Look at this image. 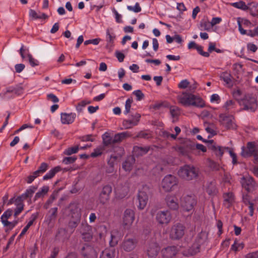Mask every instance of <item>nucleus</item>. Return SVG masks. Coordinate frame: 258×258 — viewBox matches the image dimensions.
<instances>
[{"label": "nucleus", "instance_id": "nucleus-60", "mask_svg": "<svg viewBox=\"0 0 258 258\" xmlns=\"http://www.w3.org/2000/svg\"><path fill=\"white\" fill-rule=\"evenodd\" d=\"M226 149L227 150H229V154L231 157L232 158V163L233 164H237V156L235 153H234L232 150H231L228 147H226Z\"/></svg>", "mask_w": 258, "mask_h": 258}, {"label": "nucleus", "instance_id": "nucleus-14", "mask_svg": "<svg viewBox=\"0 0 258 258\" xmlns=\"http://www.w3.org/2000/svg\"><path fill=\"white\" fill-rule=\"evenodd\" d=\"M156 219L160 224H168L171 219L170 212L167 210L160 211L156 214Z\"/></svg>", "mask_w": 258, "mask_h": 258}, {"label": "nucleus", "instance_id": "nucleus-48", "mask_svg": "<svg viewBox=\"0 0 258 258\" xmlns=\"http://www.w3.org/2000/svg\"><path fill=\"white\" fill-rule=\"evenodd\" d=\"M48 168V164L45 162H43L37 170L41 174L44 173Z\"/></svg>", "mask_w": 258, "mask_h": 258}, {"label": "nucleus", "instance_id": "nucleus-51", "mask_svg": "<svg viewBox=\"0 0 258 258\" xmlns=\"http://www.w3.org/2000/svg\"><path fill=\"white\" fill-rule=\"evenodd\" d=\"M13 210L8 209L1 216V220H8L12 215Z\"/></svg>", "mask_w": 258, "mask_h": 258}, {"label": "nucleus", "instance_id": "nucleus-9", "mask_svg": "<svg viewBox=\"0 0 258 258\" xmlns=\"http://www.w3.org/2000/svg\"><path fill=\"white\" fill-rule=\"evenodd\" d=\"M177 184V180L174 175L169 174L164 177L161 183V186L165 191H170L172 188Z\"/></svg>", "mask_w": 258, "mask_h": 258}, {"label": "nucleus", "instance_id": "nucleus-5", "mask_svg": "<svg viewBox=\"0 0 258 258\" xmlns=\"http://www.w3.org/2000/svg\"><path fill=\"white\" fill-rule=\"evenodd\" d=\"M178 174L182 179L190 180L198 176V172L194 166L185 165L180 168Z\"/></svg>", "mask_w": 258, "mask_h": 258}, {"label": "nucleus", "instance_id": "nucleus-20", "mask_svg": "<svg viewBox=\"0 0 258 258\" xmlns=\"http://www.w3.org/2000/svg\"><path fill=\"white\" fill-rule=\"evenodd\" d=\"M165 201L167 207L171 210H177L178 209V199L175 196L167 195Z\"/></svg>", "mask_w": 258, "mask_h": 258}, {"label": "nucleus", "instance_id": "nucleus-35", "mask_svg": "<svg viewBox=\"0 0 258 258\" xmlns=\"http://www.w3.org/2000/svg\"><path fill=\"white\" fill-rule=\"evenodd\" d=\"M48 190L49 187L48 186H43L41 189L35 194L34 200L35 201L37 199L43 197L48 192Z\"/></svg>", "mask_w": 258, "mask_h": 258}, {"label": "nucleus", "instance_id": "nucleus-27", "mask_svg": "<svg viewBox=\"0 0 258 258\" xmlns=\"http://www.w3.org/2000/svg\"><path fill=\"white\" fill-rule=\"evenodd\" d=\"M220 78L229 87H231L233 86V77L230 73L227 72H223L221 74Z\"/></svg>", "mask_w": 258, "mask_h": 258}, {"label": "nucleus", "instance_id": "nucleus-18", "mask_svg": "<svg viewBox=\"0 0 258 258\" xmlns=\"http://www.w3.org/2000/svg\"><path fill=\"white\" fill-rule=\"evenodd\" d=\"M132 119H124L122 121V125L125 129H129L133 126L138 125L140 121L141 115L139 113H136L132 115Z\"/></svg>", "mask_w": 258, "mask_h": 258}, {"label": "nucleus", "instance_id": "nucleus-25", "mask_svg": "<svg viewBox=\"0 0 258 258\" xmlns=\"http://www.w3.org/2000/svg\"><path fill=\"white\" fill-rule=\"evenodd\" d=\"M76 117V114L75 113H61V121L62 124H71L72 123Z\"/></svg>", "mask_w": 258, "mask_h": 258}, {"label": "nucleus", "instance_id": "nucleus-23", "mask_svg": "<svg viewBox=\"0 0 258 258\" xmlns=\"http://www.w3.org/2000/svg\"><path fill=\"white\" fill-rule=\"evenodd\" d=\"M68 209L70 211L69 214L71 218H81V210L77 204L71 203L68 207Z\"/></svg>", "mask_w": 258, "mask_h": 258}, {"label": "nucleus", "instance_id": "nucleus-46", "mask_svg": "<svg viewBox=\"0 0 258 258\" xmlns=\"http://www.w3.org/2000/svg\"><path fill=\"white\" fill-rule=\"evenodd\" d=\"M90 103H91V101L86 102L85 100L82 101L76 106V109L78 112H80L82 111L84 107H85L87 104Z\"/></svg>", "mask_w": 258, "mask_h": 258}, {"label": "nucleus", "instance_id": "nucleus-57", "mask_svg": "<svg viewBox=\"0 0 258 258\" xmlns=\"http://www.w3.org/2000/svg\"><path fill=\"white\" fill-rule=\"evenodd\" d=\"M102 153V150L101 148L95 149L94 151L91 153L90 156L92 157H97L101 155Z\"/></svg>", "mask_w": 258, "mask_h": 258}, {"label": "nucleus", "instance_id": "nucleus-26", "mask_svg": "<svg viewBox=\"0 0 258 258\" xmlns=\"http://www.w3.org/2000/svg\"><path fill=\"white\" fill-rule=\"evenodd\" d=\"M224 199L223 205L227 208H230L234 201V197L232 192L224 193L223 195Z\"/></svg>", "mask_w": 258, "mask_h": 258}, {"label": "nucleus", "instance_id": "nucleus-19", "mask_svg": "<svg viewBox=\"0 0 258 258\" xmlns=\"http://www.w3.org/2000/svg\"><path fill=\"white\" fill-rule=\"evenodd\" d=\"M135 220V213L133 210L126 209L124 212L123 217V224L128 227L131 226Z\"/></svg>", "mask_w": 258, "mask_h": 258}, {"label": "nucleus", "instance_id": "nucleus-53", "mask_svg": "<svg viewBox=\"0 0 258 258\" xmlns=\"http://www.w3.org/2000/svg\"><path fill=\"white\" fill-rule=\"evenodd\" d=\"M127 8L130 11H134L135 13H139L141 11V8L139 3H137L134 7L128 6Z\"/></svg>", "mask_w": 258, "mask_h": 258}, {"label": "nucleus", "instance_id": "nucleus-13", "mask_svg": "<svg viewBox=\"0 0 258 258\" xmlns=\"http://www.w3.org/2000/svg\"><path fill=\"white\" fill-rule=\"evenodd\" d=\"M112 192V187L109 185H106L102 188L99 197L98 201L102 205L107 203L109 199Z\"/></svg>", "mask_w": 258, "mask_h": 258}, {"label": "nucleus", "instance_id": "nucleus-15", "mask_svg": "<svg viewBox=\"0 0 258 258\" xmlns=\"http://www.w3.org/2000/svg\"><path fill=\"white\" fill-rule=\"evenodd\" d=\"M160 247L157 242H151L148 244L147 254L149 258H156L160 251Z\"/></svg>", "mask_w": 258, "mask_h": 258}, {"label": "nucleus", "instance_id": "nucleus-36", "mask_svg": "<svg viewBox=\"0 0 258 258\" xmlns=\"http://www.w3.org/2000/svg\"><path fill=\"white\" fill-rule=\"evenodd\" d=\"M23 88L20 86L11 87L7 88L5 94H6L7 93H13L17 95H19L23 93Z\"/></svg>", "mask_w": 258, "mask_h": 258}, {"label": "nucleus", "instance_id": "nucleus-43", "mask_svg": "<svg viewBox=\"0 0 258 258\" xmlns=\"http://www.w3.org/2000/svg\"><path fill=\"white\" fill-rule=\"evenodd\" d=\"M170 112L172 117H175L179 114V108L175 106H172L170 107Z\"/></svg>", "mask_w": 258, "mask_h": 258}, {"label": "nucleus", "instance_id": "nucleus-37", "mask_svg": "<svg viewBox=\"0 0 258 258\" xmlns=\"http://www.w3.org/2000/svg\"><path fill=\"white\" fill-rule=\"evenodd\" d=\"M37 187L34 186H31L29 188L27 189L25 192L21 195V197L23 198L24 200L28 198H31L33 194L35 192Z\"/></svg>", "mask_w": 258, "mask_h": 258}, {"label": "nucleus", "instance_id": "nucleus-47", "mask_svg": "<svg viewBox=\"0 0 258 258\" xmlns=\"http://www.w3.org/2000/svg\"><path fill=\"white\" fill-rule=\"evenodd\" d=\"M258 4H255V5L253 6L252 8H249V10L250 11V14L251 16L253 17H258Z\"/></svg>", "mask_w": 258, "mask_h": 258}, {"label": "nucleus", "instance_id": "nucleus-29", "mask_svg": "<svg viewBox=\"0 0 258 258\" xmlns=\"http://www.w3.org/2000/svg\"><path fill=\"white\" fill-rule=\"evenodd\" d=\"M115 254L114 247H109L103 250L100 255V258H114Z\"/></svg>", "mask_w": 258, "mask_h": 258}, {"label": "nucleus", "instance_id": "nucleus-62", "mask_svg": "<svg viewBox=\"0 0 258 258\" xmlns=\"http://www.w3.org/2000/svg\"><path fill=\"white\" fill-rule=\"evenodd\" d=\"M38 214L37 213L33 214L30 217L31 220L28 223L26 226L30 228V227L33 224L34 221L37 218Z\"/></svg>", "mask_w": 258, "mask_h": 258}, {"label": "nucleus", "instance_id": "nucleus-61", "mask_svg": "<svg viewBox=\"0 0 258 258\" xmlns=\"http://www.w3.org/2000/svg\"><path fill=\"white\" fill-rule=\"evenodd\" d=\"M209 166L213 170L216 171L219 170L221 168L219 164L214 161L210 162Z\"/></svg>", "mask_w": 258, "mask_h": 258}, {"label": "nucleus", "instance_id": "nucleus-2", "mask_svg": "<svg viewBox=\"0 0 258 258\" xmlns=\"http://www.w3.org/2000/svg\"><path fill=\"white\" fill-rule=\"evenodd\" d=\"M207 238L208 235L205 232H201L200 233L192 245L183 251V255L185 256H189L199 252L201 245L206 242Z\"/></svg>", "mask_w": 258, "mask_h": 258}, {"label": "nucleus", "instance_id": "nucleus-45", "mask_svg": "<svg viewBox=\"0 0 258 258\" xmlns=\"http://www.w3.org/2000/svg\"><path fill=\"white\" fill-rule=\"evenodd\" d=\"M77 160V157L75 156L67 157L63 158L62 163L64 164L68 165L73 163Z\"/></svg>", "mask_w": 258, "mask_h": 258}, {"label": "nucleus", "instance_id": "nucleus-17", "mask_svg": "<svg viewBox=\"0 0 258 258\" xmlns=\"http://www.w3.org/2000/svg\"><path fill=\"white\" fill-rule=\"evenodd\" d=\"M138 242V240L135 238L125 237L122 244V248L125 251H131L136 248Z\"/></svg>", "mask_w": 258, "mask_h": 258}, {"label": "nucleus", "instance_id": "nucleus-21", "mask_svg": "<svg viewBox=\"0 0 258 258\" xmlns=\"http://www.w3.org/2000/svg\"><path fill=\"white\" fill-rule=\"evenodd\" d=\"M242 187L248 191L252 190L255 186V182L251 177H243L241 180Z\"/></svg>", "mask_w": 258, "mask_h": 258}, {"label": "nucleus", "instance_id": "nucleus-4", "mask_svg": "<svg viewBox=\"0 0 258 258\" xmlns=\"http://www.w3.org/2000/svg\"><path fill=\"white\" fill-rule=\"evenodd\" d=\"M240 106H243V110L254 112L257 108L256 99L252 94H245L241 99L238 100Z\"/></svg>", "mask_w": 258, "mask_h": 258}, {"label": "nucleus", "instance_id": "nucleus-56", "mask_svg": "<svg viewBox=\"0 0 258 258\" xmlns=\"http://www.w3.org/2000/svg\"><path fill=\"white\" fill-rule=\"evenodd\" d=\"M189 85V82L187 80H182L178 85V87L180 89H185Z\"/></svg>", "mask_w": 258, "mask_h": 258}, {"label": "nucleus", "instance_id": "nucleus-1", "mask_svg": "<svg viewBox=\"0 0 258 258\" xmlns=\"http://www.w3.org/2000/svg\"><path fill=\"white\" fill-rule=\"evenodd\" d=\"M177 100L179 103L185 106H194L199 108L205 106V101L201 97L186 92L178 95Z\"/></svg>", "mask_w": 258, "mask_h": 258}, {"label": "nucleus", "instance_id": "nucleus-52", "mask_svg": "<svg viewBox=\"0 0 258 258\" xmlns=\"http://www.w3.org/2000/svg\"><path fill=\"white\" fill-rule=\"evenodd\" d=\"M132 102L133 100L131 99H128L126 101L125 104V111L124 112V114H127L130 112Z\"/></svg>", "mask_w": 258, "mask_h": 258}, {"label": "nucleus", "instance_id": "nucleus-16", "mask_svg": "<svg viewBox=\"0 0 258 258\" xmlns=\"http://www.w3.org/2000/svg\"><path fill=\"white\" fill-rule=\"evenodd\" d=\"M256 148L254 142H249L246 144V146H242L241 147L240 155L244 158L252 157Z\"/></svg>", "mask_w": 258, "mask_h": 258}, {"label": "nucleus", "instance_id": "nucleus-24", "mask_svg": "<svg viewBox=\"0 0 258 258\" xmlns=\"http://www.w3.org/2000/svg\"><path fill=\"white\" fill-rule=\"evenodd\" d=\"M149 146L139 147L134 146L133 150V156L139 157L146 154L150 150Z\"/></svg>", "mask_w": 258, "mask_h": 258}, {"label": "nucleus", "instance_id": "nucleus-31", "mask_svg": "<svg viewBox=\"0 0 258 258\" xmlns=\"http://www.w3.org/2000/svg\"><path fill=\"white\" fill-rule=\"evenodd\" d=\"M128 191V189L126 186H117L115 189L116 196L119 199L124 198L127 195Z\"/></svg>", "mask_w": 258, "mask_h": 258}, {"label": "nucleus", "instance_id": "nucleus-11", "mask_svg": "<svg viewBox=\"0 0 258 258\" xmlns=\"http://www.w3.org/2000/svg\"><path fill=\"white\" fill-rule=\"evenodd\" d=\"M196 204V200L194 196L186 195L181 199V205L186 211L192 210Z\"/></svg>", "mask_w": 258, "mask_h": 258}, {"label": "nucleus", "instance_id": "nucleus-28", "mask_svg": "<svg viewBox=\"0 0 258 258\" xmlns=\"http://www.w3.org/2000/svg\"><path fill=\"white\" fill-rule=\"evenodd\" d=\"M206 191L210 196H215L218 192L215 181H212L208 183L206 188Z\"/></svg>", "mask_w": 258, "mask_h": 258}, {"label": "nucleus", "instance_id": "nucleus-44", "mask_svg": "<svg viewBox=\"0 0 258 258\" xmlns=\"http://www.w3.org/2000/svg\"><path fill=\"white\" fill-rule=\"evenodd\" d=\"M58 209L56 207L52 208L49 211V213L50 214L49 216L50 221L54 220L56 219L57 215Z\"/></svg>", "mask_w": 258, "mask_h": 258}, {"label": "nucleus", "instance_id": "nucleus-63", "mask_svg": "<svg viewBox=\"0 0 258 258\" xmlns=\"http://www.w3.org/2000/svg\"><path fill=\"white\" fill-rule=\"evenodd\" d=\"M242 201L245 205L252 203L251 202L250 196L248 194L243 195Z\"/></svg>", "mask_w": 258, "mask_h": 258}, {"label": "nucleus", "instance_id": "nucleus-32", "mask_svg": "<svg viewBox=\"0 0 258 258\" xmlns=\"http://www.w3.org/2000/svg\"><path fill=\"white\" fill-rule=\"evenodd\" d=\"M61 170V167L59 166H57L54 167L53 168L51 169L46 174H45L43 176V179L44 180L50 179L54 176L56 173L60 171Z\"/></svg>", "mask_w": 258, "mask_h": 258}, {"label": "nucleus", "instance_id": "nucleus-34", "mask_svg": "<svg viewBox=\"0 0 258 258\" xmlns=\"http://www.w3.org/2000/svg\"><path fill=\"white\" fill-rule=\"evenodd\" d=\"M103 144L104 146H108L114 144L113 138L112 139L109 134L106 132L102 136Z\"/></svg>", "mask_w": 258, "mask_h": 258}, {"label": "nucleus", "instance_id": "nucleus-12", "mask_svg": "<svg viewBox=\"0 0 258 258\" xmlns=\"http://www.w3.org/2000/svg\"><path fill=\"white\" fill-rule=\"evenodd\" d=\"M233 117L232 116L226 115L221 114L219 115V122L226 130L235 129L236 124L233 121Z\"/></svg>", "mask_w": 258, "mask_h": 258}, {"label": "nucleus", "instance_id": "nucleus-3", "mask_svg": "<svg viewBox=\"0 0 258 258\" xmlns=\"http://www.w3.org/2000/svg\"><path fill=\"white\" fill-rule=\"evenodd\" d=\"M180 140V145L174 147L175 150L180 155L188 156L195 149V144L187 139H179Z\"/></svg>", "mask_w": 258, "mask_h": 258}, {"label": "nucleus", "instance_id": "nucleus-40", "mask_svg": "<svg viewBox=\"0 0 258 258\" xmlns=\"http://www.w3.org/2000/svg\"><path fill=\"white\" fill-rule=\"evenodd\" d=\"M200 27L201 30L210 31L212 26L210 22L208 21L202 20L200 23Z\"/></svg>", "mask_w": 258, "mask_h": 258}, {"label": "nucleus", "instance_id": "nucleus-22", "mask_svg": "<svg viewBox=\"0 0 258 258\" xmlns=\"http://www.w3.org/2000/svg\"><path fill=\"white\" fill-rule=\"evenodd\" d=\"M81 253L84 258H91L94 254L95 255V251L91 246L85 244L81 248Z\"/></svg>", "mask_w": 258, "mask_h": 258}, {"label": "nucleus", "instance_id": "nucleus-49", "mask_svg": "<svg viewBox=\"0 0 258 258\" xmlns=\"http://www.w3.org/2000/svg\"><path fill=\"white\" fill-rule=\"evenodd\" d=\"M58 194V190H54L50 195L49 198L47 201V204H51L56 199Z\"/></svg>", "mask_w": 258, "mask_h": 258}, {"label": "nucleus", "instance_id": "nucleus-6", "mask_svg": "<svg viewBox=\"0 0 258 258\" xmlns=\"http://www.w3.org/2000/svg\"><path fill=\"white\" fill-rule=\"evenodd\" d=\"M79 231L84 241L89 242L92 239V228L86 222L82 223L79 228Z\"/></svg>", "mask_w": 258, "mask_h": 258}, {"label": "nucleus", "instance_id": "nucleus-59", "mask_svg": "<svg viewBox=\"0 0 258 258\" xmlns=\"http://www.w3.org/2000/svg\"><path fill=\"white\" fill-rule=\"evenodd\" d=\"M100 41V39L99 38H95L93 39H90L86 40L84 42V44L85 45H88L89 44H93L94 45H97L99 43Z\"/></svg>", "mask_w": 258, "mask_h": 258}, {"label": "nucleus", "instance_id": "nucleus-38", "mask_svg": "<svg viewBox=\"0 0 258 258\" xmlns=\"http://www.w3.org/2000/svg\"><path fill=\"white\" fill-rule=\"evenodd\" d=\"M116 233L115 231H112L111 233V238L109 241L110 247H114L118 243L119 238L116 235Z\"/></svg>", "mask_w": 258, "mask_h": 258}, {"label": "nucleus", "instance_id": "nucleus-58", "mask_svg": "<svg viewBox=\"0 0 258 258\" xmlns=\"http://www.w3.org/2000/svg\"><path fill=\"white\" fill-rule=\"evenodd\" d=\"M203 48L202 46L198 45L196 49L197 50L198 52L202 56L205 57H209L210 55L209 53L208 52L204 51Z\"/></svg>", "mask_w": 258, "mask_h": 258}, {"label": "nucleus", "instance_id": "nucleus-30", "mask_svg": "<svg viewBox=\"0 0 258 258\" xmlns=\"http://www.w3.org/2000/svg\"><path fill=\"white\" fill-rule=\"evenodd\" d=\"M132 136V134L128 132H124L115 134L113 137L114 144L119 143L126 138Z\"/></svg>", "mask_w": 258, "mask_h": 258}, {"label": "nucleus", "instance_id": "nucleus-8", "mask_svg": "<svg viewBox=\"0 0 258 258\" xmlns=\"http://www.w3.org/2000/svg\"><path fill=\"white\" fill-rule=\"evenodd\" d=\"M185 229V227L180 223L173 225L170 231V238L173 240L180 239L184 234Z\"/></svg>", "mask_w": 258, "mask_h": 258}, {"label": "nucleus", "instance_id": "nucleus-41", "mask_svg": "<svg viewBox=\"0 0 258 258\" xmlns=\"http://www.w3.org/2000/svg\"><path fill=\"white\" fill-rule=\"evenodd\" d=\"M72 220H71L68 223V226L71 229H74L78 226L80 223L81 218H72Z\"/></svg>", "mask_w": 258, "mask_h": 258}, {"label": "nucleus", "instance_id": "nucleus-33", "mask_svg": "<svg viewBox=\"0 0 258 258\" xmlns=\"http://www.w3.org/2000/svg\"><path fill=\"white\" fill-rule=\"evenodd\" d=\"M209 148L215 152L216 156L220 157L222 156L224 153V150L225 149V148H223L220 146L217 147L215 144L213 145V144H211V145L209 146Z\"/></svg>", "mask_w": 258, "mask_h": 258}, {"label": "nucleus", "instance_id": "nucleus-54", "mask_svg": "<svg viewBox=\"0 0 258 258\" xmlns=\"http://www.w3.org/2000/svg\"><path fill=\"white\" fill-rule=\"evenodd\" d=\"M133 94L136 95L137 97V100L138 101H140L143 99L145 97L144 94L142 93L141 90H138L133 92Z\"/></svg>", "mask_w": 258, "mask_h": 258}, {"label": "nucleus", "instance_id": "nucleus-10", "mask_svg": "<svg viewBox=\"0 0 258 258\" xmlns=\"http://www.w3.org/2000/svg\"><path fill=\"white\" fill-rule=\"evenodd\" d=\"M179 251L177 246L168 245L161 250V255L162 258H174Z\"/></svg>", "mask_w": 258, "mask_h": 258}, {"label": "nucleus", "instance_id": "nucleus-55", "mask_svg": "<svg viewBox=\"0 0 258 258\" xmlns=\"http://www.w3.org/2000/svg\"><path fill=\"white\" fill-rule=\"evenodd\" d=\"M247 35L251 37L258 36V26L255 27L253 30H249L247 31Z\"/></svg>", "mask_w": 258, "mask_h": 258}, {"label": "nucleus", "instance_id": "nucleus-42", "mask_svg": "<svg viewBox=\"0 0 258 258\" xmlns=\"http://www.w3.org/2000/svg\"><path fill=\"white\" fill-rule=\"evenodd\" d=\"M79 150L78 146H75L70 148H68L66 149L63 153L67 155H71L73 154L76 153Z\"/></svg>", "mask_w": 258, "mask_h": 258}, {"label": "nucleus", "instance_id": "nucleus-7", "mask_svg": "<svg viewBox=\"0 0 258 258\" xmlns=\"http://www.w3.org/2000/svg\"><path fill=\"white\" fill-rule=\"evenodd\" d=\"M149 189L147 186L144 187L141 190L139 191L138 194L139 205L138 207L139 209L143 210L146 206L149 200Z\"/></svg>", "mask_w": 258, "mask_h": 258}, {"label": "nucleus", "instance_id": "nucleus-39", "mask_svg": "<svg viewBox=\"0 0 258 258\" xmlns=\"http://www.w3.org/2000/svg\"><path fill=\"white\" fill-rule=\"evenodd\" d=\"M231 5L234 8L239 9L244 11H246L249 9V7L246 5L245 2L243 1H240L231 4Z\"/></svg>", "mask_w": 258, "mask_h": 258}, {"label": "nucleus", "instance_id": "nucleus-50", "mask_svg": "<svg viewBox=\"0 0 258 258\" xmlns=\"http://www.w3.org/2000/svg\"><path fill=\"white\" fill-rule=\"evenodd\" d=\"M132 163L128 160L125 161L122 164V168L126 171H130L132 169Z\"/></svg>", "mask_w": 258, "mask_h": 258}, {"label": "nucleus", "instance_id": "nucleus-64", "mask_svg": "<svg viewBox=\"0 0 258 258\" xmlns=\"http://www.w3.org/2000/svg\"><path fill=\"white\" fill-rule=\"evenodd\" d=\"M245 258H258V251L247 253L245 255Z\"/></svg>", "mask_w": 258, "mask_h": 258}]
</instances>
